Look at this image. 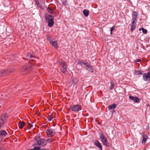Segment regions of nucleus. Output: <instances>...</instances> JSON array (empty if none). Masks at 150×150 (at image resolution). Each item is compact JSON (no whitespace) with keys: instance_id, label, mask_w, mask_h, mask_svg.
<instances>
[{"instance_id":"6e6552de","label":"nucleus","mask_w":150,"mask_h":150,"mask_svg":"<svg viewBox=\"0 0 150 150\" xmlns=\"http://www.w3.org/2000/svg\"><path fill=\"white\" fill-rule=\"evenodd\" d=\"M143 78L145 81L150 80V72H148L147 73H144L143 74Z\"/></svg>"},{"instance_id":"f257e3e1","label":"nucleus","mask_w":150,"mask_h":150,"mask_svg":"<svg viewBox=\"0 0 150 150\" xmlns=\"http://www.w3.org/2000/svg\"><path fill=\"white\" fill-rule=\"evenodd\" d=\"M35 145L40 146H43L46 145L47 142L44 139H40L39 137H36L35 138Z\"/></svg>"},{"instance_id":"58836bf2","label":"nucleus","mask_w":150,"mask_h":150,"mask_svg":"<svg viewBox=\"0 0 150 150\" xmlns=\"http://www.w3.org/2000/svg\"><path fill=\"white\" fill-rule=\"evenodd\" d=\"M140 59H137L136 60V62H138L140 61Z\"/></svg>"},{"instance_id":"79ce46f5","label":"nucleus","mask_w":150,"mask_h":150,"mask_svg":"<svg viewBox=\"0 0 150 150\" xmlns=\"http://www.w3.org/2000/svg\"><path fill=\"white\" fill-rule=\"evenodd\" d=\"M41 150H46V149H45L43 148V149H41Z\"/></svg>"},{"instance_id":"a878e982","label":"nucleus","mask_w":150,"mask_h":150,"mask_svg":"<svg viewBox=\"0 0 150 150\" xmlns=\"http://www.w3.org/2000/svg\"><path fill=\"white\" fill-rule=\"evenodd\" d=\"M58 63L59 64L62 66L64 65V64H66L67 63L66 62L63 61L62 60H60L58 62Z\"/></svg>"},{"instance_id":"c85d7f7f","label":"nucleus","mask_w":150,"mask_h":150,"mask_svg":"<svg viewBox=\"0 0 150 150\" xmlns=\"http://www.w3.org/2000/svg\"><path fill=\"white\" fill-rule=\"evenodd\" d=\"M114 87V83L112 81L111 82V85L110 87V89L111 90H112Z\"/></svg>"},{"instance_id":"4be33fe9","label":"nucleus","mask_w":150,"mask_h":150,"mask_svg":"<svg viewBox=\"0 0 150 150\" xmlns=\"http://www.w3.org/2000/svg\"><path fill=\"white\" fill-rule=\"evenodd\" d=\"M130 26L131 30V31H133L135 28V26L134 25V23H132Z\"/></svg>"},{"instance_id":"423d86ee","label":"nucleus","mask_w":150,"mask_h":150,"mask_svg":"<svg viewBox=\"0 0 150 150\" xmlns=\"http://www.w3.org/2000/svg\"><path fill=\"white\" fill-rule=\"evenodd\" d=\"M46 132L49 137H52L55 134V131L54 129H48L47 130Z\"/></svg>"},{"instance_id":"e433bc0d","label":"nucleus","mask_w":150,"mask_h":150,"mask_svg":"<svg viewBox=\"0 0 150 150\" xmlns=\"http://www.w3.org/2000/svg\"><path fill=\"white\" fill-rule=\"evenodd\" d=\"M37 5L38 7H40V8H41V6H42V5L39 3L38 4H37Z\"/></svg>"},{"instance_id":"7ed1b4c3","label":"nucleus","mask_w":150,"mask_h":150,"mask_svg":"<svg viewBox=\"0 0 150 150\" xmlns=\"http://www.w3.org/2000/svg\"><path fill=\"white\" fill-rule=\"evenodd\" d=\"M99 136L103 144L107 146H109V143L106 137L102 133H99Z\"/></svg>"},{"instance_id":"39448f33","label":"nucleus","mask_w":150,"mask_h":150,"mask_svg":"<svg viewBox=\"0 0 150 150\" xmlns=\"http://www.w3.org/2000/svg\"><path fill=\"white\" fill-rule=\"evenodd\" d=\"M69 108L72 111L74 112H78L81 110V107L79 105H76L73 106L71 105Z\"/></svg>"},{"instance_id":"393cba45","label":"nucleus","mask_w":150,"mask_h":150,"mask_svg":"<svg viewBox=\"0 0 150 150\" xmlns=\"http://www.w3.org/2000/svg\"><path fill=\"white\" fill-rule=\"evenodd\" d=\"M132 18H137V13L135 11L133 12L132 14Z\"/></svg>"},{"instance_id":"37998d69","label":"nucleus","mask_w":150,"mask_h":150,"mask_svg":"<svg viewBox=\"0 0 150 150\" xmlns=\"http://www.w3.org/2000/svg\"><path fill=\"white\" fill-rule=\"evenodd\" d=\"M110 34H111V35H112V31H110Z\"/></svg>"},{"instance_id":"412c9836","label":"nucleus","mask_w":150,"mask_h":150,"mask_svg":"<svg viewBox=\"0 0 150 150\" xmlns=\"http://www.w3.org/2000/svg\"><path fill=\"white\" fill-rule=\"evenodd\" d=\"M78 79L76 78L73 79L72 80V82L74 84V86L76 85L78 82Z\"/></svg>"},{"instance_id":"c03bdc74","label":"nucleus","mask_w":150,"mask_h":150,"mask_svg":"<svg viewBox=\"0 0 150 150\" xmlns=\"http://www.w3.org/2000/svg\"><path fill=\"white\" fill-rule=\"evenodd\" d=\"M139 30H141V29L140 28L139 29Z\"/></svg>"},{"instance_id":"ea45409f","label":"nucleus","mask_w":150,"mask_h":150,"mask_svg":"<svg viewBox=\"0 0 150 150\" xmlns=\"http://www.w3.org/2000/svg\"><path fill=\"white\" fill-rule=\"evenodd\" d=\"M46 9H47V10H48V9H50V8H49V6H46Z\"/></svg>"},{"instance_id":"bb28decb","label":"nucleus","mask_w":150,"mask_h":150,"mask_svg":"<svg viewBox=\"0 0 150 150\" xmlns=\"http://www.w3.org/2000/svg\"><path fill=\"white\" fill-rule=\"evenodd\" d=\"M47 11L49 13H50L53 14L54 13V9H50V8L49 9H48Z\"/></svg>"},{"instance_id":"473e14b6","label":"nucleus","mask_w":150,"mask_h":150,"mask_svg":"<svg viewBox=\"0 0 150 150\" xmlns=\"http://www.w3.org/2000/svg\"><path fill=\"white\" fill-rule=\"evenodd\" d=\"M142 32L146 34L147 33V30H146L144 29L143 28H142Z\"/></svg>"},{"instance_id":"7c9ffc66","label":"nucleus","mask_w":150,"mask_h":150,"mask_svg":"<svg viewBox=\"0 0 150 150\" xmlns=\"http://www.w3.org/2000/svg\"><path fill=\"white\" fill-rule=\"evenodd\" d=\"M33 55H32L31 54H29L26 57L27 59H30L31 58L33 57Z\"/></svg>"},{"instance_id":"f3484780","label":"nucleus","mask_w":150,"mask_h":150,"mask_svg":"<svg viewBox=\"0 0 150 150\" xmlns=\"http://www.w3.org/2000/svg\"><path fill=\"white\" fill-rule=\"evenodd\" d=\"M25 123L23 121H21L20 122L18 126L19 128L22 129L23 127L25 125Z\"/></svg>"},{"instance_id":"c756f323","label":"nucleus","mask_w":150,"mask_h":150,"mask_svg":"<svg viewBox=\"0 0 150 150\" xmlns=\"http://www.w3.org/2000/svg\"><path fill=\"white\" fill-rule=\"evenodd\" d=\"M54 141V140L52 139H47V141L49 143H51Z\"/></svg>"},{"instance_id":"b1692460","label":"nucleus","mask_w":150,"mask_h":150,"mask_svg":"<svg viewBox=\"0 0 150 150\" xmlns=\"http://www.w3.org/2000/svg\"><path fill=\"white\" fill-rule=\"evenodd\" d=\"M31 123H33L32 122L30 121L29 120V121H28V124L29 125V128H28L29 129H30V128L33 127V125L31 124Z\"/></svg>"},{"instance_id":"aec40b11","label":"nucleus","mask_w":150,"mask_h":150,"mask_svg":"<svg viewBox=\"0 0 150 150\" xmlns=\"http://www.w3.org/2000/svg\"><path fill=\"white\" fill-rule=\"evenodd\" d=\"M54 118L53 117V114L52 115H49L48 117H47L48 120L49 121H51L52 119Z\"/></svg>"},{"instance_id":"4c0bfd02","label":"nucleus","mask_w":150,"mask_h":150,"mask_svg":"<svg viewBox=\"0 0 150 150\" xmlns=\"http://www.w3.org/2000/svg\"><path fill=\"white\" fill-rule=\"evenodd\" d=\"M35 2L36 3V4H38L39 3V1L38 0H35Z\"/></svg>"},{"instance_id":"f03ea898","label":"nucleus","mask_w":150,"mask_h":150,"mask_svg":"<svg viewBox=\"0 0 150 150\" xmlns=\"http://www.w3.org/2000/svg\"><path fill=\"white\" fill-rule=\"evenodd\" d=\"M45 19L46 21L48 23V26L50 27L52 26L54 23L53 16L50 15H47L45 16Z\"/></svg>"},{"instance_id":"cd10ccee","label":"nucleus","mask_w":150,"mask_h":150,"mask_svg":"<svg viewBox=\"0 0 150 150\" xmlns=\"http://www.w3.org/2000/svg\"><path fill=\"white\" fill-rule=\"evenodd\" d=\"M137 18H132V23H134L135 21H137Z\"/></svg>"},{"instance_id":"72a5a7b5","label":"nucleus","mask_w":150,"mask_h":150,"mask_svg":"<svg viewBox=\"0 0 150 150\" xmlns=\"http://www.w3.org/2000/svg\"><path fill=\"white\" fill-rule=\"evenodd\" d=\"M87 67L88 68L87 69L89 70V71H90L91 70H92V66H91L90 64H89V67Z\"/></svg>"},{"instance_id":"2f4dec72","label":"nucleus","mask_w":150,"mask_h":150,"mask_svg":"<svg viewBox=\"0 0 150 150\" xmlns=\"http://www.w3.org/2000/svg\"><path fill=\"white\" fill-rule=\"evenodd\" d=\"M63 4L64 6H67V0H64Z\"/></svg>"},{"instance_id":"a19ab883","label":"nucleus","mask_w":150,"mask_h":150,"mask_svg":"<svg viewBox=\"0 0 150 150\" xmlns=\"http://www.w3.org/2000/svg\"><path fill=\"white\" fill-rule=\"evenodd\" d=\"M96 122H97V123H98V124H100V123H99L98 122V121H97V120H96Z\"/></svg>"},{"instance_id":"0eeeda50","label":"nucleus","mask_w":150,"mask_h":150,"mask_svg":"<svg viewBox=\"0 0 150 150\" xmlns=\"http://www.w3.org/2000/svg\"><path fill=\"white\" fill-rule=\"evenodd\" d=\"M12 72L9 70H2L0 71V76H3L8 75L10 73Z\"/></svg>"},{"instance_id":"20e7f679","label":"nucleus","mask_w":150,"mask_h":150,"mask_svg":"<svg viewBox=\"0 0 150 150\" xmlns=\"http://www.w3.org/2000/svg\"><path fill=\"white\" fill-rule=\"evenodd\" d=\"M32 67H33L30 65L28 66V64H27L23 67L22 71L25 72V74H27L31 70Z\"/></svg>"},{"instance_id":"f8f14e48","label":"nucleus","mask_w":150,"mask_h":150,"mask_svg":"<svg viewBox=\"0 0 150 150\" xmlns=\"http://www.w3.org/2000/svg\"><path fill=\"white\" fill-rule=\"evenodd\" d=\"M5 116L4 115H2L1 118L0 119V128L3 126L4 124V121L5 120Z\"/></svg>"},{"instance_id":"4468645a","label":"nucleus","mask_w":150,"mask_h":150,"mask_svg":"<svg viewBox=\"0 0 150 150\" xmlns=\"http://www.w3.org/2000/svg\"><path fill=\"white\" fill-rule=\"evenodd\" d=\"M95 145L98 147L102 150V146L100 142L97 140H96L94 142Z\"/></svg>"},{"instance_id":"6ab92c4d","label":"nucleus","mask_w":150,"mask_h":150,"mask_svg":"<svg viewBox=\"0 0 150 150\" xmlns=\"http://www.w3.org/2000/svg\"><path fill=\"white\" fill-rule=\"evenodd\" d=\"M116 106V104H113L111 105L108 107V109L109 110H112L115 108Z\"/></svg>"},{"instance_id":"1a4fd4ad","label":"nucleus","mask_w":150,"mask_h":150,"mask_svg":"<svg viewBox=\"0 0 150 150\" xmlns=\"http://www.w3.org/2000/svg\"><path fill=\"white\" fill-rule=\"evenodd\" d=\"M129 99L132 100H133L135 103H137L139 100V98L136 97H134L132 96H129Z\"/></svg>"},{"instance_id":"9d476101","label":"nucleus","mask_w":150,"mask_h":150,"mask_svg":"<svg viewBox=\"0 0 150 150\" xmlns=\"http://www.w3.org/2000/svg\"><path fill=\"white\" fill-rule=\"evenodd\" d=\"M79 64L81 65L82 67L83 65L85 66L86 67H89V64L87 62H83L82 60H80L79 61Z\"/></svg>"},{"instance_id":"a18cd8bd","label":"nucleus","mask_w":150,"mask_h":150,"mask_svg":"<svg viewBox=\"0 0 150 150\" xmlns=\"http://www.w3.org/2000/svg\"><path fill=\"white\" fill-rule=\"evenodd\" d=\"M92 72H93V71H92Z\"/></svg>"},{"instance_id":"a211bd4d","label":"nucleus","mask_w":150,"mask_h":150,"mask_svg":"<svg viewBox=\"0 0 150 150\" xmlns=\"http://www.w3.org/2000/svg\"><path fill=\"white\" fill-rule=\"evenodd\" d=\"M89 11L86 9H85L83 11V14L85 16H88L89 15Z\"/></svg>"},{"instance_id":"5701e85b","label":"nucleus","mask_w":150,"mask_h":150,"mask_svg":"<svg viewBox=\"0 0 150 150\" xmlns=\"http://www.w3.org/2000/svg\"><path fill=\"white\" fill-rule=\"evenodd\" d=\"M134 74L136 75H142V73L140 71L137 70H135L134 71Z\"/></svg>"},{"instance_id":"ddd939ff","label":"nucleus","mask_w":150,"mask_h":150,"mask_svg":"<svg viewBox=\"0 0 150 150\" xmlns=\"http://www.w3.org/2000/svg\"><path fill=\"white\" fill-rule=\"evenodd\" d=\"M7 134L6 132L4 130L0 131V136L2 138H4Z\"/></svg>"},{"instance_id":"c9c22d12","label":"nucleus","mask_w":150,"mask_h":150,"mask_svg":"<svg viewBox=\"0 0 150 150\" xmlns=\"http://www.w3.org/2000/svg\"><path fill=\"white\" fill-rule=\"evenodd\" d=\"M115 28V27L114 26H113L111 28H110V31H113L114 29Z\"/></svg>"},{"instance_id":"f704fd0d","label":"nucleus","mask_w":150,"mask_h":150,"mask_svg":"<svg viewBox=\"0 0 150 150\" xmlns=\"http://www.w3.org/2000/svg\"><path fill=\"white\" fill-rule=\"evenodd\" d=\"M33 150H40V148L38 147H35L33 149Z\"/></svg>"},{"instance_id":"dca6fc26","label":"nucleus","mask_w":150,"mask_h":150,"mask_svg":"<svg viewBox=\"0 0 150 150\" xmlns=\"http://www.w3.org/2000/svg\"><path fill=\"white\" fill-rule=\"evenodd\" d=\"M50 43L55 48H57V42L56 41L52 40L50 41Z\"/></svg>"},{"instance_id":"2eb2a0df","label":"nucleus","mask_w":150,"mask_h":150,"mask_svg":"<svg viewBox=\"0 0 150 150\" xmlns=\"http://www.w3.org/2000/svg\"><path fill=\"white\" fill-rule=\"evenodd\" d=\"M148 137L146 135H144L143 136V139L142 140V143L143 145L145 144L146 140H147Z\"/></svg>"},{"instance_id":"9b49d317","label":"nucleus","mask_w":150,"mask_h":150,"mask_svg":"<svg viewBox=\"0 0 150 150\" xmlns=\"http://www.w3.org/2000/svg\"><path fill=\"white\" fill-rule=\"evenodd\" d=\"M62 68L61 69L62 72L63 73H65L67 71V64H64V65H62Z\"/></svg>"}]
</instances>
